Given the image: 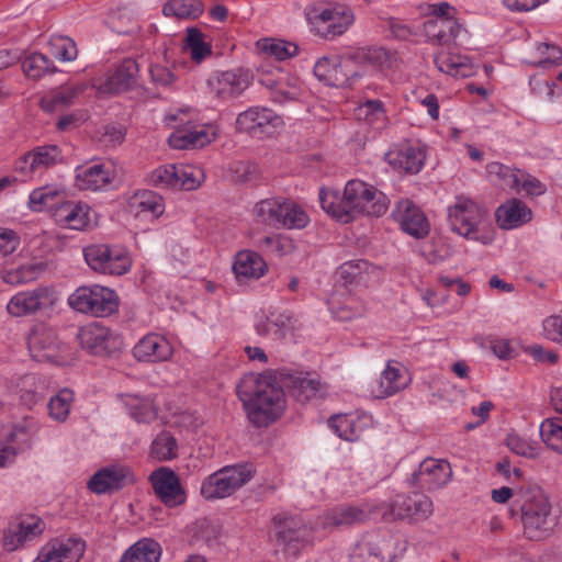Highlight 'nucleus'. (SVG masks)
Returning <instances> with one entry per match:
<instances>
[{
    "label": "nucleus",
    "instance_id": "nucleus-1",
    "mask_svg": "<svg viewBox=\"0 0 562 562\" xmlns=\"http://www.w3.org/2000/svg\"><path fill=\"white\" fill-rule=\"evenodd\" d=\"M318 196L322 209L345 224L360 216L380 217L390 205L382 191L359 179L349 180L342 194L331 188H321Z\"/></svg>",
    "mask_w": 562,
    "mask_h": 562
},
{
    "label": "nucleus",
    "instance_id": "nucleus-2",
    "mask_svg": "<svg viewBox=\"0 0 562 562\" xmlns=\"http://www.w3.org/2000/svg\"><path fill=\"white\" fill-rule=\"evenodd\" d=\"M509 512L513 516H520L524 532L532 540L550 535L557 524L550 499L539 486L517 488V496L512 502Z\"/></svg>",
    "mask_w": 562,
    "mask_h": 562
},
{
    "label": "nucleus",
    "instance_id": "nucleus-3",
    "mask_svg": "<svg viewBox=\"0 0 562 562\" xmlns=\"http://www.w3.org/2000/svg\"><path fill=\"white\" fill-rule=\"evenodd\" d=\"M254 382L252 393L239 390L249 420L257 427H266L282 416L286 407L284 392L267 376Z\"/></svg>",
    "mask_w": 562,
    "mask_h": 562
},
{
    "label": "nucleus",
    "instance_id": "nucleus-4",
    "mask_svg": "<svg viewBox=\"0 0 562 562\" xmlns=\"http://www.w3.org/2000/svg\"><path fill=\"white\" fill-rule=\"evenodd\" d=\"M311 31L325 40H334L345 34L355 23L353 10L345 3H317L306 11Z\"/></svg>",
    "mask_w": 562,
    "mask_h": 562
},
{
    "label": "nucleus",
    "instance_id": "nucleus-5",
    "mask_svg": "<svg viewBox=\"0 0 562 562\" xmlns=\"http://www.w3.org/2000/svg\"><path fill=\"white\" fill-rule=\"evenodd\" d=\"M69 307L78 313L106 317L119 311L120 297L108 286L100 284L81 285L67 300Z\"/></svg>",
    "mask_w": 562,
    "mask_h": 562
},
{
    "label": "nucleus",
    "instance_id": "nucleus-6",
    "mask_svg": "<svg viewBox=\"0 0 562 562\" xmlns=\"http://www.w3.org/2000/svg\"><path fill=\"white\" fill-rule=\"evenodd\" d=\"M449 222L451 229L468 239L479 240L484 245H488L494 240V232L480 234V225L482 224L486 213L473 200L459 195L454 203L448 209Z\"/></svg>",
    "mask_w": 562,
    "mask_h": 562
},
{
    "label": "nucleus",
    "instance_id": "nucleus-7",
    "mask_svg": "<svg viewBox=\"0 0 562 562\" xmlns=\"http://www.w3.org/2000/svg\"><path fill=\"white\" fill-rule=\"evenodd\" d=\"M31 357L38 362L67 366L75 360L69 345L61 341L53 328L44 325L34 326L27 336Z\"/></svg>",
    "mask_w": 562,
    "mask_h": 562
},
{
    "label": "nucleus",
    "instance_id": "nucleus-8",
    "mask_svg": "<svg viewBox=\"0 0 562 562\" xmlns=\"http://www.w3.org/2000/svg\"><path fill=\"white\" fill-rule=\"evenodd\" d=\"M271 528L276 541L290 553H299L315 541L314 528L288 512L277 513L271 519Z\"/></svg>",
    "mask_w": 562,
    "mask_h": 562
},
{
    "label": "nucleus",
    "instance_id": "nucleus-9",
    "mask_svg": "<svg viewBox=\"0 0 562 562\" xmlns=\"http://www.w3.org/2000/svg\"><path fill=\"white\" fill-rule=\"evenodd\" d=\"M251 476L252 473L246 465L224 467L202 481L200 493L206 501L223 499L248 483Z\"/></svg>",
    "mask_w": 562,
    "mask_h": 562
},
{
    "label": "nucleus",
    "instance_id": "nucleus-10",
    "mask_svg": "<svg viewBox=\"0 0 562 562\" xmlns=\"http://www.w3.org/2000/svg\"><path fill=\"white\" fill-rule=\"evenodd\" d=\"M83 257L93 271L109 276H123L133 263L128 251L117 245H90L83 249Z\"/></svg>",
    "mask_w": 562,
    "mask_h": 562
},
{
    "label": "nucleus",
    "instance_id": "nucleus-11",
    "mask_svg": "<svg viewBox=\"0 0 562 562\" xmlns=\"http://www.w3.org/2000/svg\"><path fill=\"white\" fill-rule=\"evenodd\" d=\"M59 301L60 296L55 288L42 285L15 293L5 308L12 317H25L52 311Z\"/></svg>",
    "mask_w": 562,
    "mask_h": 562
},
{
    "label": "nucleus",
    "instance_id": "nucleus-12",
    "mask_svg": "<svg viewBox=\"0 0 562 562\" xmlns=\"http://www.w3.org/2000/svg\"><path fill=\"white\" fill-rule=\"evenodd\" d=\"M381 509L385 520L418 522L427 520L434 514V503L430 497L420 493L398 494L391 503L383 504Z\"/></svg>",
    "mask_w": 562,
    "mask_h": 562
},
{
    "label": "nucleus",
    "instance_id": "nucleus-13",
    "mask_svg": "<svg viewBox=\"0 0 562 562\" xmlns=\"http://www.w3.org/2000/svg\"><path fill=\"white\" fill-rule=\"evenodd\" d=\"M249 70L235 68L213 72L207 81V91L217 102H228L240 97L251 85Z\"/></svg>",
    "mask_w": 562,
    "mask_h": 562
},
{
    "label": "nucleus",
    "instance_id": "nucleus-14",
    "mask_svg": "<svg viewBox=\"0 0 562 562\" xmlns=\"http://www.w3.org/2000/svg\"><path fill=\"white\" fill-rule=\"evenodd\" d=\"M122 179V169L112 160L86 164L76 168V186L80 190L104 191Z\"/></svg>",
    "mask_w": 562,
    "mask_h": 562
},
{
    "label": "nucleus",
    "instance_id": "nucleus-15",
    "mask_svg": "<svg viewBox=\"0 0 562 562\" xmlns=\"http://www.w3.org/2000/svg\"><path fill=\"white\" fill-rule=\"evenodd\" d=\"M401 551L397 537L390 533L368 535L356 544L351 553V562L392 561Z\"/></svg>",
    "mask_w": 562,
    "mask_h": 562
},
{
    "label": "nucleus",
    "instance_id": "nucleus-16",
    "mask_svg": "<svg viewBox=\"0 0 562 562\" xmlns=\"http://www.w3.org/2000/svg\"><path fill=\"white\" fill-rule=\"evenodd\" d=\"M138 66L135 60L124 59L117 67L92 80V87L102 97H112L130 90L136 80Z\"/></svg>",
    "mask_w": 562,
    "mask_h": 562
},
{
    "label": "nucleus",
    "instance_id": "nucleus-17",
    "mask_svg": "<svg viewBox=\"0 0 562 562\" xmlns=\"http://www.w3.org/2000/svg\"><path fill=\"white\" fill-rule=\"evenodd\" d=\"M149 482L157 498L168 508L184 505L188 499L179 475L170 468L160 467L149 475Z\"/></svg>",
    "mask_w": 562,
    "mask_h": 562
},
{
    "label": "nucleus",
    "instance_id": "nucleus-18",
    "mask_svg": "<svg viewBox=\"0 0 562 562\" xmlns=\"http://www.w3.org/2000/svg\"><path fill=\"white\" fill-rule=\"evenodd\" d=\"M175 353L173 344L165 335L147 333L134 345L132 355L137 362L157 364L168 362Z\"/></svg>",
    "mask_w": 562,
    "mask_h": 562
},
{
    "label": "nucleus",
    "instance_id": "nucleus-19",
    "mask_svg": "<svg viewBox=\"0 0 562 562\" xmlns=\"http://www.w3.org/2000/svg\"><path fill=\"white\" fill-rule=\"evenodd\" d=\"M282 125V117L265 106H250L236 117L237 131L254 136L269 135Z\"/></svg>",
    "mask_w": 562,
    "mask_h": 562
},
{
    "label": "nucleus",
    "instance_id": "nucleus-20",
    "mask_svg": "<svg viewBox=\"0 0 562 562\" xmlns=\"http://www.w3.org/2000/svg\"><path fill=\"white\" fill-rule=\"evenodd\" d=\"M452 479V468L447 460L426 458L411 476V484L429 492L445 487Z\"/></svg>",
    "mask_w": 562,
    "mask_h": 562
},
{
    "label": "nucleus",
    "instance_id": "nucleus-21",
    "mask_svg": "<svg viewBox=\"0 0 562 562\" xmlns=\"http://www.w3.org/2000/svg\"><path fill=\"white\" fill-rule=\"evenodd\" d=\"M392 217L405 234L414 238L420 239L429 234L428 218L423 210L409 199H402L395 204Z\"/></svg>",
    "mask_w": 562,
    "mask_h": 562
},
{
    "label": "nucleus",
    "instance_id": "nucleus-22",
    "mask_svg": "<svg viewBox=\"0 0 562 562\" xmlns=\"http://www.w3.org/2000/svg\"><path fill=\"white\" fill-rule=\"evenodd\" d=\"M427 148L420 143H403L385 154L386 162L397 172L418 173L426 161Z\"/></svg>",
    "mask_w": 562,
    "mask_h": 562
},
{
    "label": "nucleus",
    "instance_id": "nucleus-23",
    "mask_svg": "<svg viewBox=\"0 0 562 562\" xmlns=\"http://www.w3.org/2000/svg\"><path fill=\"white\" fill-rule=\"evenodd\" d=\"M53 216L59 226L75 231H87L98 223L97 213L82 202H63L54 210Z\"/></svg>",
    "mask_w": 562,
    "mask_h": 562
},
{
    "label": "nucleus",
    "instance_id": "nucleus-24",
    "mask_svg": "<svg viewBox=\"0 0 562 562\" xmlns=\"http://www.w3.org/2000/svg\"><path fill=\"white\" fill-rule=\"evenodd\" d=\"M370 504L359 506H338L327 510L318 517L316 527L328 530L340 527H348L366 521L375 512Z\"/></svg>",
    "mask_w": 562,
    "mask_h": 562
},
{
    "label": "nucleus",
    "instance_id": "nucleus-25",
    "mask_svg": "<svg viewBox=\"0 0 562 562\" xmlns=\"http://www.w3.org/2000/svg\"><path fill=\"white\" fill-rule=\"evenodd\" d=\"M86 551V542L80 538L53 540L45 543L32 562H79Z\"/></svg>",
    "mask_w": 562,
    "mask_h": 562
},
{
    "label": "nucleus",
    "instance_id": "nucleus-26",
    "mask_svg": "<svg viewBox=\"0 0 562 562\" xmlns=\"http://www.w3.org/2000/svg\"><path fill=\"white\" fill-rule=\"evenodd\" d=\"M135 481L130 468L112 464L97 471L88 481V488L94 494H106L121 490Z\"/></svg>",
    "mask_w": 562,
    "mask_h": 562
},
{
    "label": "nucleus",
    "instance_id": "nucleus-27",
    "mask_svg": "<svg viewBox=\"0 0 562 562\" xmlns=\"http://www.w3.org/2000/svg\"><path fill=\"white\" fill-rule=\"evenodd\" d=\"M165 209L164 198L151 190H137L126 198L127 212L137 218L157 220Z\"/></svg>",
    "mask_w": 562,
    "mask_h": 562
},
{
    "label": "nucleus",
    "instance_id": "nucleus-28",
    "mask_svg": "<svg viewBox=\"0 0 562 562\" xmlns=\"http://www.w3.org/2000/svg\"><path fill=\"white\" fill-rule=\"evenodd\" d=\"M63 161V154L56 145L37 146L15 162V170L30 176L38 170L50 168Z\"/></svg>",
    "mask_w": 562,
    "mask_h": 562
},
{
    "label": "nucleus",
    "instance_id": "nucleus-29",
    "mask_svg": "<svg viewBox=\"0 0 562 562\" xmlns=\"http://www.w3.org/2000/svg\"><path fill=\"white\" fill-rule=\"evenodd\" d=\"M77 339L80 346L92 355H103L115 344L116 337L104 325L90 322L78 329Z\"/></svg>",
    "mask_w": 562,
    "mask_h": 562
},
{
    "label": "nucleus",
    "instance_id": "nucleus-30",
    "mask_svg": "<svg viewBox=\"0 0 562 562\" xmlns=\"http://www.w3.org/2000/svg\"><path fill=\"white\" fill-rule=\"evenodd\" d=\"M350 65L351 61L342 60L339 56H323L314 65V75L327 86L345 87L350 83L352 77Z\"/></svg>",
    "mask_w": 562,
    "mask_h": 562
},
{
    "label": "nucleus",
    "instance_id": "nucleus-31",
    "mask_svg": "<svg viewBox=\"0 0 562 562\" xmlns=\"http://www.w3.org/2000/svg\"><path fill=\"white\" fill-rule=\"evenodd\" d=\"M411 381L407 368L398 361L390 360L380 374L375 391L376 396L381 398L393 396L406 389Z\"/></svg>",
    "mask_w": 562,
    "mask_h": 562
},
{
    "label": "nucleus",
    "instance_id": "nucleus-32",
    "mask_svg": "<svg viewBox=\"0 0 562 562\" xmlns=\"http://www.w3.org/2000/svg\"><path fill=\"white\" fill-rule=\"evenodd\" d=\"M127 415L138 424H150L158 418L159 406L155 397L138 393L119 395Z\"/></svg>",
    "mask_w": 562,
    "mask_h": 562
},
{
    "label": "nucleus",
    "instance_id": "nucleus-33",
    "mask_svg": "<svg viewBox=\"0 0 562 562\" xmlns=\"http://www.w3.org/2000/svg\"><path fill=\"white\" fill-rule=\"evenodd\" d=\"M217 136L216 125L204 124L194 130L175 131L169 136L168 143L175 149L202 148L213 143Z\"/></svg>",
    "mask_w": 562,
    "mask_h": 562
},
{
    "label": "nucleus",
    "instance_id": "nucleus-34",
    "mask_svg": "<svg viewBox=\"0 0 562 562\" xmlns=\"http://www.w3.org/2000/svg\"><path fill=\"white\" fill-rule=\"evenodd\" d=\"M328 423L339 438L347 441H356L360 438L363 430L371 425L372 417L367 413L353 412L337 414Z\"/></svg>",
    "mask_w": 562,
    "mask_h": 562
},
{
    "label": "nucleus",
    "instance_id": "nucleus-35",
    "mask_svg": "<svg viewBox=\"0 0 562 562\" xmlns=\"http://www.w3.org/2000/svg\"><path fill=\"white\" fill-rule=\"evenodd\" d=\"M495 218L499 228L510 231L529 223L532 211L521 200L510 199L496 209Z\"/></svg>",
    "mask_w": 562,
    "mask_h": 562
},
{
    "label": "nucleus",
    "instance_id": "nucleus-36",
    "mask_svg": "<svg viewBox=\"0 0 562 562\" xmlns=\"http://www.w3.org/2000/svg\"><path fill=\"white\" fill-rule=\"evenodd\" d=\"M233 271L238 281L258 280L268 272V263L254 250H240L234 257Z\"/></svg>",
    "mask_w": 562,
    "mask_h": 562
},
{
    "label": "nucleus",
    "instance_id": "nucleus-37",
    "mask_svg": "<svg viewBox=\"0 0 562 562\" xmlns=\"http://www.w3.org/2000/svg\"><path fill=\"white\" fill-rule=\"evenodd\" d=\"M38 430V422L33 417H25L5 429L3 437L10 447L21 452L33 446Z\"/></svg>",
    "mask_w": 562,
    "mask_h": 562
},
{
    "label": "nucleus",
    "instance_id": "nucleus-38",
    "mask_svg": "<svg viewBox=\"0 0 562 562\" xmlns=\"http://www.w3.org/2000/svg\"><path fill=\"white\" fill-rule=\"evenodd\" d=\"M434 61L439 71L452 77L467 78L476 71L473 61L461 54L440 50L435 55Z\"/></svg>",
    "mask_w": 562,
    "mask_h": 562
},
{
    "label": "nucleus",
    "instance_id": "nucleus-39",
    "mask_svg": "<svg viewBox=\"0 0 562 562\" xmlns=\"http://www.w3.org/2000/svg\"><path fill=\"white\" fill-rule=\"evenodd\" d=\"M461 30L457 19L427 20L423 25L428 42L436 45H449L459 36Z\"/></svg>",
    "mask_w": 562,
    "mask_h": 562
},
{
    "label": "nucleus",
    "instance_id": "nucleus-40",
    "mask_svg": "<svg viewBox=\"0 0 562 562\" xmlns=\"http://www.w3.org/2000/svg\"><path fill=\"white\" fill-rule=\"evenodd\" d=\"M355 114L360 122L375 131L384 130L390 122L384 103L378 99L360 102Z\"/></svg>",
    "mask_w": 562,
    "mask_h": 562
},
{
    "label": "nucleus",
    "instance_id": "nucleus-41",
    "mask_svg": "<svg viewBox=\"0 0 562 562\" xmlns=\"http://www.w3.org/2000/svg\"><path fill=\"white\" fill-rule=\"evenodd\" d=\"M161 553V546L156 540L143 538L122 554L120 562H158Z\"/></svg>",
    "mask_w": 562,
    "mask_h": 562
},
{
    "label": "nucleus",
    "instance_id": "nucleus-42",
    "mask_svg": "<svg viewBox=\"0 0 562 562\" xmlns=\"http://www.w3.org/2000/svg\"><path fill=\"white\" fill-rule=\"evenodd\" d=\"M290 391L297 402L306 403L324 397L327 393V387L317 378L303 376L296 378L292 382Z\"/></svg>",
    "mask_w": 562,
    "mask_h": 562
},
{
    "label": "nucleus",
    "instance_id": "nucleus-43",
    "mask_svg": "<svg viewBox=\"0 0 562 562\" xmlns=\"http://www.w3.org/2000/svg\"><path fill=\"white\" fill-rule=\"evenodd\" d=\"M283 198L270 196L256 202L251 210L254 218L268 226L279 225Z\"/></svg>",
    "mask_w": 562,
    "mask_h": 562
},
{
    "label": "nucleus",
    "instance_id": "nucleus-44",
    "mask_svg": "<svg viewBox=\"0 0 562 562\" xmlns=\"http://www.w3.org/2000/svg\"><path fill=\"white\" fill-rule=\"evenodd\" d=\"M311 220L306 211L295 201L283 198L279 226L285 229H303Z\"/></svg>",
    "mask_w": 562,
    "mask_h": 562
},
{
    "label": "nucleus",
    "instance_id": "nucleus-45",
    "mask_svg": "<svg viewBox=\"0 0 562 562\" xmlns=\"http://www.w3.org/2000/svg\"><path fill=\"white\" fill-rule=\"evenodd\" d=\"M74 402V391L67 387L59 390L47 403L49 418L56 423H66L71 413Z\"/></svg>",
    "mask_w": 562,
    "mask_h": 562
},
{
    "label": "nucleus",
    "instance_id": "nucleus-46",
    "mask_svg": "<svg viewBox=\"0 0 562 562\" xmlns=\"http://www.w3.org/2000/svg\"><path fill=\"white\" fill-rule=\"evenodd\" d=\"M64 195V189L56 184H48L34 189L29 195V207L33 212H42L52 207Z\"/></svg>",
    "mask_w": 562,
    "mask_h": 562
},
{
    "label": "nucleus",
    "instance_id": "nucleus-47",
    "mask_svg": "<svg viewBox=\"0 0 562 562\" xmlns=\"http://www.w3.org/2000/svg\"><path fill=\"white\" fill-rule=\"evenodd\" d=\"M257 48L277 60H285L297 54V45L279 38L266 37L256 43Z\"/></svg>",
    "mask_w": 562,
    "mask_h": 562
},
{
    "label": "nucleus",
    "instance_id": "nucleus-48",
    "mask_svg": "<svg viewBox=\"0 0 562 562\" xmlns=\"http://www.w3.org/2000/svg\"><path fill=\"white\" fill-rule=\"evenodd\" d=\"M177 439L167 431L160 432L151 442L149 456L160 462L171 461L178 457Z\"/></svg>",
    "mask_w": 562,
    "mask_h": 562
},
{
    "label": "nucleus",
    "instance_id": "nucleus-49",
    "mask_svg": "<svg viewBox=\"0 0 562 562\" xmlns=\"http://www.w3.org/2000/svg\"><path fill=\"white\" fill-rule=\"evenodd\" d=\"M562 60V49L552 43L541 42L533 46L528 63L537 67H551Z\"/></svg>",
    "mask_w": 562,
    "mask_h": 562
},
{
    "label": "nucleus",
    "instance_id": "nucleus-50",
    "mask_svg": "<svg viewBox=\"0 0 562 562\" xmlns=\"http://www.w3.org/2000/svg\"><path fill=\"white\" fill-rule=\"evenodd\" d=\"M376 271L375 267L366 260H350L340 266L339 273L347 283H363L370 281V274Z\"/></svg>",
    "mask_w": 562,
    "mask_h": 562
},
{
    "label": "nucleus",
    "instance_id": "nucleus-51",
    "mask_svg": "<svg viewBox=\"0 0 562 562\" xmlns=\"http://www.w3.org/2000/svg\"><path fill=\"white\" fill-rule=\"evenodd\" d=\"M22 69L26 77L35 80L57 71L54 63L42 53H33L25 57L22 61Z\"/></svg>",
    "mask_w": 562,
    "mask_h": 562
},
{
    "label": "nucleus",
    "instance_id": "nucleus-52",
    "mask_svg": "<svg viewBox=\"0 0 562 562\" xmlns=\"http://www.w3.org/2000/svg\"><path fill=\"white\" fill-rule=\"evenodd\" d=\"M486 173L488 178L501 187L518 189L520 183V171L515 170L498 161L487 164Z\"/></svg>",
    "mask_w": 562,
    "mask_h": 562
},
{
    "label": "nucleus",
    "instance_id": "nucleus-53",
    "mask_svg": "<svg viewBox=\"0 0 562 562\" xmlns=\"http://www.w3.org/2000/svg\"><path fill=\"white\" fill-rule=\"evenodd\" d=\"M42 268L36 263H25L19 267L5 268L2 270L1 279L4 283L20 285L37 279Z\"/></svg>",
    "mask_w": 562,
    "mask_h": 562
},
{
    "label": "nucleus",
    "instance_id": "nucleus-54",
    "mask_svg": "<svg viewBox=\"0 0 562 562\" xmlns=\"http://www.w3.org/2000/svg\"><path fill=\"white\" fill-rule=\"evenodd\" d=\"M162 12L166 16L195 19L203 12V4L199 0H170Z\"/></svg>",
    "mask_w": 562,
    "mask_h": 562
},
{
    "label": "nucleus",
    "instance_id": "nucleus-55",
    "mask_svg": "<svg viewBox=\"0 0 562 562\" xmlns=\"http://www.w3.org/2000/svg\"><path fill=\"white\" fill-rule=\"evenodd\" d=\"M48 48L52 56L63 63L74 61L78 57L77 44L68 36L52 35Z\"/></svg>",
    "mask_w": 562,
    "mask_h": 562
},
{
    "label": "nucleus",
    "instance_id": "nucleus-56",
    "mask_svg": "<svg viewBox=\"0 0 562 562\" xmlns=\"http://www.w3.org/2000/svg\"><path fill=\"white\" fill-rule=\"evenodd\" d=\"M260 246L277 257L290 256L297 248L295 239L285 234L266 236L261 239Z\"/></svg>",
    "mask_w": 562,
    "mask_h": 562
},
{
    "label": "nucleus",
    "instance_id": "nucleus-57",
    "mask_svg": "<svg viewBox=\"0 0 562 562\" xmlns=\"http://www.w3.org/2000/svg\"><path fill=\"white\" fill-rule=\"evenodd\" d=\"M539 432L544 445L551 450L562 454V420L547 418L539 427Z\"/></svg>",
    "mask_w": 562,
    "mask_h": 562
},
{
    "label": "nucleus",
    "instance_id": "nucleus-58",
    "mask_svg": "<svg viewBox=\"0 0 562 562\" xmlns=\"http://www.w3.org/2000/svg\"><path fill=\"white\" fill-rule=\"evenodd\" d=\"M205 176L200 167L177 165V189L195 190L204 181Z\"/></svg>",
    "mask_w": 562,
    "mask_h": 562
},
{
    "label": "nucleus",
    "instance_id": "nucleus-59",
    "mask_svg": "<svg viewBox=\"0 0 562 562\" xmlns=\"http://www.w3.org/2000/svg\"><path fill=\"white\" fill-rule=\"evenodd\" d=\"M505 445L513 453L524 458L535 459L539 456L538 445L517 432H509Z\"/></svg>",
    "mask_w": 562,
    "mask_h": 562
},
{
    "label": "nucleus",
    "instance_id": "nucleus-60",
    "mask_svg": "<svg viewBox=\"0 0 562 562\" xmlns=\"http://www.w3.org/2000/svg\"><path fill=\"white\" fill-rule=\"evenodd\" d=\"M184 47L195 63H201L212 53L211 46L204 42L203 34L198 29H188Z\"/></svg>",
    "mask_w": 562,
    "mask_h": 562
},
{
    "label": "nucleus",
    "instance_id": "nucleus-61",
    "mask_svg": "<svg viewBox=\"0 0 562 562\" xmlns=\"http://www.w3.org/2000/svg\"><path fill=\"white\" fill-rule=\"evenodd\" d=\"M196 120V112L190 106L170 110L165 116V123L176 131L187 130L186 127Z\"/></svg>",
    "mask_w": 562,
    "mask_h": 562
},
{
    "label": "nucleus",
    "instance_id": "nucleus-62",
    "mask_svg": "<svg viewBox=\"0 0 562 562\" xmlns=\"http://www.w3.org/2000/svg\"><path fill=\"white\" fill-rule=\"evenodd\" d=\"M149 180L155 187L177 189V164L157 167L150 172Z\"/></svg>",
    "mask_w": 562,
    "mask_h": 562
},
{
    "label": "nucleus",
    "instance_id": "nucleus-63",
    "mask_svg": "<svg viewBox=\"0 0 562 562\" xmlns=\"http://www.w3.org/2000/svg\"><path fill=\"white\" fill-rule=\"evenodd\" d=\"M15 526L27 542L40 537L45 528L43 520L36 516L24 517Z\"/></svg>",
    "mask_w": 562,
    "mask_h": 562
},
{
    "label": "nucleus",
    "instance_id": "nucleus-64",
    "mask_svg": "<svg viewBox=\"0 0 562 562\" xmlns=\"http://www.w3.org/2000/svg\"><path fill=\"white\" fill-rule=\"evenodd\" d=\"M542 329L547 339L562 345V313L544 318Z\"/></svg>",
    "mask_w": 562,
    "mask_h": 562
}]
</instances>
